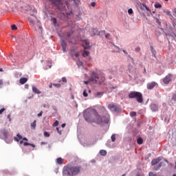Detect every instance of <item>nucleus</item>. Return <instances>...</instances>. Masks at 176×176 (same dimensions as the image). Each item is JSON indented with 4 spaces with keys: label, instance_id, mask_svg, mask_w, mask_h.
Listing matches in <instances>:
<instances>
[{
    "label": "nucleus",
    "instance_id": "17",
    "mask_svg": "<svg viewBox=\"0 0 176 176\" xmlns=\"http://www.w3.org/2000/svg\"><path fill=\"white\" fill-rule=\"evenodd\" d=\"M150 108L151 109V111H153V112H156L158 111V107H157V105H156L155 104H151L150 105Z\"/></svg>",
    "mask_w": 176,
    "mask_h": 176
},
{
    "label": "nucleus",
    "instance_id": "47",
    "mask_svg": "<svg viewBox=\"0 0 176 176\" xmlns=\"http://www.w3.org/2000/svg\"><path fill=\"white\" fill-rule=\"evenodd\" d=\"M104 94V93H102V92H97L96 93V96H102Z\"/></svg>",
    "mask_w": 176,
    "mask_h": 176
},
{
    "label": "nucleus",
    "instance_id": "37",
    "mask_svg": "<svg viewBox=\"0 0 176 176\" xmlns=\"http://www.w3.org/2000/svg\"><path fill=\"white\" fill-rule=\"evenodd\" d=\"M5 111H6V109L5 108H2L0 109V115H2V113H3V112H5Z\"/></svg>",
    "mask_w": 176,
    "mask_h": 176
},
{
    "label": "nucleus",
    "instance_id": "27",
    "mask_svg": "<svg viewBox=\"0 0 176 176\" xmlns=\"http://www.w3.org/2000/svg\"><path fill=\"white\" fill-rule=\"evenodd\" d=\"M153 19L155 20L157 24H158V25H162V22H160V20H159V19L153 16Z\"/></svg>",
    "mask_w": 176,
    "mask_h": 176
},
{
    "label": "nucleus",
    "instance_id": "25",
    "mask_svg": "<svg viewBox=\"0 0 176 176\" xmlns=\"http://www.w3.org/2000/svg\"><path fill=\"white\" fill-rule=\"evenodd\" d=\"M56 163L58 164H63V158H61V157L57 158Z\"/></svg>",
    "mask_w": 176,
    "mask_h": 176
},
{
    "label": "nucleus",
    "instance_id": "22",
    "mask_svg": "<svg viewBox=\"0 0 176 176\" xmlns=\"http://www.w3.org/2000/svg\"><path fill=\"white\" fill-rule=\"evenodd\" d=\"M89 55H90V52H89V51H86V50L83 51L82 52L83 57H89Z\"/></svg>",
    "mask_w": 176,
    "mask_h": 176
},
{
    "label": "nucleus",
    "instance_id": "60",
    "mask_svg": "<svg viewBox=\"0 0 176 176\" xmlns=\"http://www.w3.org/2000/svg\"><path fill=\"white\" fill-rule=\"evenodd\" d=\"M56 130H57L58 133H59V134H61V132L59 131L58 127L56 128Z\"/></svg>",
    "mask_w": 176,
    "mask_h": 176
},
{
    "label": "nucleus",
    "instance_id": "14",
    "mask_svg": "<svg viewBox=\"0 0 176 176\" xmlns=\"http://www.w3.org/2000/svg\"><path fill=\"white\" fill-rule=\"evenodd\" d=\"M0 135H1L2 138H3V140H8V131L3 130L1 132Z\"/></svg>",
    "mask_w": 176,
    "mask_h": 176
},
{
    "label": "nucleus",
    "instance_id": "8",
    "mask_svg": "<svg viewBox=\"0 0 176 176\" xmlns=\"http://www.w3.org/2000/svg\"><path fill=\"white\" fill-rule=\"evenodd\" d=\"M91 36H96V35H100V36H104V35H105V30L98 32V30L93 29L91 31Z\"/></svg>",
    "mask_w": 176,
    "mask_h": 176
},
{
    "label": "nucleus",
    "instance_id": "43",
    "mask_svg": "<svg viewBox=\"0 0 176 176\" xmlns=\"http://www.w3.org/2000/svg\"><path fill=\"white\" fill-rule=\"evenodd\" d=\"M77 65L78 67H80V65H82V61H80V60L77 61Z\"/></svg>",
    "mask_w": 176,
    "mask_h": 176
},
{
    "label": "nucleus",
    "instance_id": "13",
    "mask_svg": "<svg viewBox=\"0 0 176 176\" xmlns=\"http://www.w3.org/2000/svg\"><path fill=\"white\" fill-rule=\"evenodd\" d=\"M162 160V157H159L157 158L153 159L151 161V166H156Z\"/></svg>",
    "mask_w": 176,
    "mask_h": 176
},
{
    "label": "nucleus",
    "instance_id": "15",
    "mask_svg": "<svg viewBox=\"0 0 176 176\" xmlns=\"http://www.w3.org/2000/svg\"><path fill=\"white\" fill-rule=\"evenodd\" d=\"M28 21H30V23L31 24H32V25H34L35 24V20H36V16H28Z\"/></svg>",
    "mask_w": 176,
    "mask_h": 176
},
{
    "label": "nucleus",
    "instance_id": "26",
    "mask_svg": "<svg viewBox=\"0 0 176 176\" xmlns=\"http://www.w3.org/2000/svg\"><path fill=\"white\" fill-rule=\"evenodd\" d=\"M23 145L24 146H28V145H30V146H32V148H35V144L28 143V142H24Z\"/></svg>",
    "mask_w": 176,
    "mask_h": 176
},
{
    "label": "nucleus",
    "instance_id": "24",
    "mask_svg": "<svg viewBox=\"0 0 176 176\" xmlns=\"http://www.w3.org/2000/svg\"><path fill=\"white\" fill-rule=\"evenodd\" d=\"M137 142L138 144H139V145H142V142H144V140L142 138H138L137 140Z\"/></svg>",
    "mask_w": 176,
    "mask_h": 176
},
{
    "label": "nucleus",
    "instance_id": "44",
    "mask_svg": "<svg viewBox=\"0 0 176 176\" xmlns=\"http://www.w3.org/2000/svg\"><path fill=\"white\" fill-rule=\"evenodd\" d=\"M82 94H83L84 97H87L89 96L86 91H84Z\"/></svg>",
    "mask_w": 176,
    "mask_h": 176
},
{
    "label": "nucleus",
    "instance_id": "33",
    "mask_svg": "<svg viewBox=\"0 0 176 176\" xmlns=\"http://www.w3.org/2000/svg\"><path fill=\"white\" fill-rule=\"evenodd\" d=\"M62 49L64 52H67V45H63Z\"/></svg>",
    "mask_w": 176,
    "mask_h": 176
},
{
    "label": "nucleus",
    "instance_id": "23",
    "mask_svg": "<svg viewBox=\"0 0 176 176\" xmlns=\"http://www.w3.org/2000/svg\"><path fill=\"white\" fill-rule=\"evenodd\" d=\"M100 154L101 155V156H107V151L100 150Z\"/></svg>",
    "mask_w": 176,
    "mask_h": 176
},
{
    "label": "nucleus",
    "instance_id": "56",
    "mask_svg": "<svg viewBox=\"0 0 176 176\" xmlns=\"http://www.w3.org/2000/svg\"><path fill=\"white\" fill-rule=\"evenodd\" d=\"M72 34V32H69L68 33H67V35H68V36H71V34Z\"/></svg>",
    "mask_w": 176,
    "mask_h": 176
},
{
    "label": "nucleus",
    "instance_id": "36",
    "mask_svg": "<svg viewBox=\"0 0 176 176\" xmlns=\"http://www.w3.org/2000/svg\"><path fill=\"white\" fill-rule=\"evenodd\" d=\"M44 136L45 137H50V133L45 131V132H44Z\"/></svg>",
    "mask_w": 176,
    "mask_h": 176
},
{
    "label": "nucleus",
    "instance_id": "29",
    "mask_svg": "<svg viewBox=\"0 0 176 176\" xmlns=\"http://www.w3.org/2000/svg\"><path fill=\"white\" fill-rule=\"evenodd\" d=\"M130 116H131V118H134V116H137V112L135 111H131L130 113Z\"/></svg>",
    "mask_w": 176,
    "mask_h": 176
},
{
    "label": "nucleus",
    "instance_id": "10",
    "mask_svg": "<svg viewBox=\"0 0 176 176\" xmlns=\"http://www.w3.org/2000/svg\"><path fill=\"white\" fill-rule=\"evenodd\" d=\"M156 86H159V85H157V82H156L155 81L148 82L146 85V87H147L148 90H152V89H153V88L156 87Z\"/></svg>",
    "mask_w": 176,
    "mask_h": 176
},
{
    "label": "nucleus",
    "instance_id": "9",
    "mask_svg": "<svg viewBox=\"0 0 176 176\" xmlns=\"http://www.w3.org/2000/svg\"><path fill=\"white\" fill-rule=\"evenodd\" d=\"M108 108L109 110L111 111V112H119V111H120V109L119 108V107L112 103L108 105Z\"/></svg>",
    "mask_w": 176,
    "mask_h": 176
},
{
    "label": "nucleus",
    "instance_id": "50",
    "mask_svg": "<svg viewBox=\"0 0 176 176\" xmlns=\"http://www.w3.org/2000/svg\"><path fill=\"white\" fill-rule=\"evenodd\" d=\"M75 57H79V53L76 52L75 54H72Z\"/></svg>",
    "mask_w": 176,
    "mask_h": 176
},
{
    "label": "nucleus",
    "instance_id": "39",
    "mask_svg": "<svg viewBox=\"0 0 176 176\" xmlns=\"http://www.w3.org/2000/svg\"><path fill=\"white\" fill-rule=\"evenodd\" d=\"M129 14H133V9L130 8L128 10Z\"/></svg>",
    "mask_w": 176,
    "mask_h": 176
},
{
    "label": "nucleus",
    "instance_id": "38",
    "mask_svg": "<svg viewBox=\"0 0 176 176\" xmlns=\"http://www.w3.org/2000/svg\"><path fill=\"white\" fill-rule=\"evenodd\" d=\"M52 126H54V127H57V126H58V121L56 120V121L53 124Z\"/></svg>",
    "mask_w": 176,
    "mask_h": 176
},
{
    "label": "nucleus",
    "instance_id": "3",
    "mask_svg": "<svg viewBox=\"0 0 176 176\" xmlns=\"http://www.w3.org/2000/svg\"><path fill=\"white\" fill-rule=\"evenodd\" d=\"M89 81L96 83V85H101L105 82V76H100L95 72H92L89 78Z\"/></svg>",
    "mask_w": 176,
    "mask_h": 176
},
{
    "label": "nucleus",
    "instance_id": "46",
    "mask_svg": "<svg viewBox=\"0 0 176 176\" xmlns=\"http://www.w3.org/2000/svg\"><path fill=\"white\" fill-rule=\"evenodd\" d=\"M172 100H173V101H176V94H173V97H172Z\"/></svg>",
    "mask_w": 176,
    "mask_h": 176
},
{
    "label": "nucleus",
    "instance_id": "55",
    "mask_svg": "<svg viewBox=\"0 0 176 176\" xmlns=\"http://www.w3.org/2000/svg\"><path fill=\"white\" fill-rule=\"evenodd\" d=\"M65 126H66V124L64 123V124H63L61 125V127H63V129H64V127H65Z\"/></svg>",
    "mask_w": 176,
    "mask_h": 176
},
{
    "label": "nucleus",
    "instance_id": "53",
    "mask_svg": "<svg viewBox=\"0 0 176 176\" xmlns=\"http://www.w3.org/2000/svg\"><path fill=\"white\" fill-rule=\"evenodd\" d=\"M3 85V82L2 81V80H0V87L2 86Z\"/></svg>",
    "mask_w": 176,
    "mask_h": 176
},
{
    "label": "nucleus",
    "instance_id": "18",
    "mask_svg": "<svg viewBox=\"0 0 176 176\" xmlns=\"http://www.w3.org/2000/svg\"><path fill=\"white\" fill-rule=\"evenodd\" d=\"M32 91L33 93H34L35 94H41V93H42L41 91H39L38 89V88H36V87L35 86H32Z\"/></svg>",
    "mask_w": 176,
    "mask_h": 176
},
{
    "label": "nucleus",
    "instance_id": "45",
    "mask_svg": "<svg viewBox=\"0 0 176 176\" xmlns=\"http://www.w3.org/2000/svg\"><path fill=\"white\" fill-rule=\"evenodd\" d=\"M82 47H84L85 50H86V49H90V45H82Z\"/></svg>",
    "mask_w": 176,
    "mask_h": 176
},
{
    "label": "nucleus",
    "instance_id": "41",
    "mask_svg": "<svg viewBox=\"0 0 176 176\" xmlns=\"http://www.w3.org/2000/svg\"><path fill=\"white\" fill-rule=\"evenodd\" d=\"M62 82H63L64 83H67V78L65 77H63Z\"/></svg>",
    "mask_w": 176,
    "mask_h": 176
},
{
    "label": "nucleus",
    "instance_id": "54",
    "mask_svg": "<svg viewBox=\"0 0 176 176\" xmlns=\"http://www.w3.org/2000/svg\"><path fill=\"white\" fill-rule=\"evenodd\" d=\"M8 119H9V121L10 122L12 120V118H10V115L8 116Z\"/></svg>",
    "mask_w": 176,
    "mask_h": 176
},
{
    "label": "nucleus",
    "instance_id": "30",
    "mask_svg": "<svg viewBox=\"0 0 176 176\" xmlns=\"http://www.w3.org/2000/svg\"><path fill=\"white\" fill-rule=\"evenodd\" d=\"M164 13H165V14H166L167 16H171V12L169 10H164Z\"/></svg>",
    "mask_w": 176,
    "mask_h": 176
},
{
    "label": "nucleus",
    "instance_id": "21",
    "mask_svg": "<svg viewBox=\"0 0 176 176\" xmlns=\"http://www.w3.org/2000/svg\"><path fill=\"white\" fill-rule=\"evenodd\" d=\"M30 126H31V129H32L33 130H35L36 127V120H34L33 122H32Z\"/></svg>",
    "mask_w": 176,
    "mask_h": 176
},
{
    "label": "nucleus",
    "instance_id": "16",
    "mask_svg": "<svg viewBox=\"0 0 176 176\" xmlns=\"http://www.w3.org/2000/svg\"><path fill=\"white\" fill-rule=\"evenodd\" d=\"M163 166H166V164L164 162H161L157 166H154V170L155 171H157L160 168V167H163Z\"/></svg>",
    "mask_w": 176,
    "mask_h": 176
},
{
    "label": "nucleus",
    "instance_id": "11",
    "mask_svg": "<svg viewBox=\"0 0 176 176\" xmlns=\"http://www.w3.org/2000/svg\"><path fill=\"white\" fill-rule=\"evenodd\" d=\"M173 75L171 74H168L163 80V82L165 85H167L171 82V78Z\"/></svg>",
    "mask_w": 176,
    "mask_h": 176
},
{
    "label": "nucleus",
    "instance_id": "64",
    "mask_svg": "<svg viewBox=\"0 0 176 176\" xmlns=\"http://www.w3.org/2000/svg\"><path fill=\"white\" fill-rule=\"evenodd\" d=\"M25 89H28V85H25Z\"/></svg>",
    "mask_w": 176,
    "mask_h": 176
},
{
    "label": "nucleus",
    "instance_id": "19",
    "mask_svg": "<svg viewBox=\"0 0 176 176\" xmlns=\"http://www.w3.org/2000/svg\"><path fill=\"white\" fill-rule=\"evenodd\" d=\"M28 80V79H27V78H21L19 80V82L21 83V85H24L25 83H27Z\"/></svg>",
    "mask_w": 176,
    "mask_h": 176
},
{
    "label": "nucleus",
    "instance_id": "20",
    "mask_svg": "<svg viewBox=\"0 0 176 176\" xmlns=\"http://www.w3.org/2000/svg\"><path fill=\"white\" fill-rule=\"evenodd\" d=\"M23 136L20 135V134H17L16 138H14V141H16V142H19V141H20V140H21Z\"/></svg>",
    "mask_w": 176,
    "mask_h": 176
},
{
    "label": "nucleus",
    "instance_id": "35",
    "mask_svg": "<svg viewBox=\"0 0 176 176\" xmlns=\"http://www.w3.org/2000/svg\"><path fill=\"white\" fill-rule=\"evenodd\" d=\"M105 38H107V39H111V34L109 33L105 34Z\"/></svg>",
    "mask_w": 176,
    "mask_h": 176
},
{
    "label": "nucleus",
    "instance_id": "6",
    "mask_svg": "<svg viewBox=\"0 0 176 176\" xmlns=\"http://www.w3.org/2000/svg\"><path fill=\"white\" fill-rule=\"evenodd\" d=\"M23 10L26 12L27 14H28L29 16H36V10H32L30 6H24Z\"/></svg>",
    "mask_w": 176,
    "mask_h": 176
},
{
    "label": "nucleus",
    "instance_id": "2",
    "mask_svg": "<svg viewBox=\"0 0 176 176\" xmlns=\"http://www.w3.org/2000/svg\"><path fill=\"white\" fill-rule=\"evenodd\" d=\"M80 171H82V166L68 165L63 168V175L75 176L78 175Z\"/></svg>",
    "mask_w": 176,
    "mask_h": 176
},
{
    "label": "nucleus",
    "instance_id": "42",
    "mask_svg": "<svg viewBox=\"0 0 176 176\" xmlns=\"http://www.w3.org/2000/svg\"><path fill=\"white\" fill-rule=\"evenodd\" d=\"M54 86H55V87H61V84H54Z\"/></svg>",
    "mask_w": 176,
    "mask_h": 176
},
{
    "label": "nucleus",
    "instance_id": "34",
    "mask_svg": "<svg viewBox=\"0 0 176 176\" xmlns=\"http://www.w3.org/2000/svg\"><path fill=\"white\" fill-rule=\"evenodd\" d=\"M11 29L12 30V31H14V30H17V26H16V25H12L11 26Z\"/></svg>",
    "mask_w": 176,
    "mask_h": 176
},
{
    "label": "nucleus",
    "instance_id": "1",
    "mask_svg": "<svg viewBox=\"0 0 176 176\" xmlns=\"http://www.w3.org/2000/svg\"><path fill=\"white\" fill-rule=\"evenodd\" d=\"M84 118L88 123H97L98 124L105 123L104 122V120H105V117H103L102 118L97 111L94 112V116L91 114H84Z\"/></svg>",
    "mask_w": 176,
    "mask_h": 176
},
{
    "label": "nucleus",
    "instance_id": "32",
    "mask_svg": "<svg viewBox=\"0 0 176 176\" xmlns=\"http://www.w3.org/2000/svg\"><path fill=\"white\" fill-rule=\"evenodd\" d=\"M116 140V136H115V135H111V142H115Z\"/></svg>",
    "mask_w": 176,
    "mask_h": 176
},
{
    "label": "nucleus",
    "instance_id": "12",
    "mask_svg": "<svg viewBox=\"0 0 176 176\" xmlns=\"http://www.w3.org/2000/svg\"><path fill=\"white\" fill-rule=\"evenodd\" d=\"M139 7L140 8L141 10H146L147 12H149L151 13V9L146 6V5L143 3H140Z\"/></svg>",
    "mask_w": 176,
    "mask_h": 176
},
{
    "label": "nucleus",
    "instance_id": "40",
    "mask_svg": "<svg viewBox=\"0 0 176 176\" xmlns=\"http://www.w3.org/2000/svg\"><path fill=\"white\" fill-rule=\"evenodd\" d=\"M84 43H85V45H90V41L89 40H85Z\"/></svg>",
    "mask_w": 176,
    "mask_h": 176
},
{
    "label": "nucleus",
    "instance_id": "62",
    "mask_svg": "<svg viewBox=\"0 0 176 176\" xmlns=\"http://www.w3.org/2000/svg\"><path fill=\"white\" fill-rule=\"evenodd\" d=\"M54 24H56V23H57V20L56 19H54Z\"/></svg>",
    "mask_w": 176,
    "mask_h": 176
},
{
    "label": "nucleus",
    "instance_id": "58",
    "mask_svg": "<svg viewBox=\"0 0 176 176\" xmlns=\"http://www.w3.org/2000/svg\"><path fill=\"white\" fill-rule=\"evenodd\" d=\"M49 87L50 88V89H52V87H53V84H50V85H49Z\"/></svg>",
    "mask_w": 176,
    "mask_h": 176
},
{
    "label": "nucleus",
    "instance_id": "57",
    "mask_svg": "<svg viewBox=\"0 0 176 176\" xmlns=\"http://www.w3.org/2000/svg\"><path fill=\"white\" fill-rule=\"evenodd\" d=\"M41 145H46V144H47V143H46V142H41Z\"/></svg>",
    "mask_w": 176,
    "mask_h": 176
},
{
    "label": "nucleus",
    "instance_id": "48",
    "mask_svg": "<svg viewBox=\"0 0 176 176\" xmlns=\"http://www.w3.org/2000/svg\"><path fill=\"white\" fill-rule=\"evenodd\" d=\"M43 113V111H41L39 113L37 114V116H38V118H41V116H42Z\"/></svg>",
    "mask_w": 176,
    "mask_h": 176
},
{
    "label": "nucleus",
    "instance_id": "59",
    "mask_svg": "<svg viewBox=\"0 0 176 176\" xmlns=\"http://www.w3.org/2000/svg\"><path fill=\"white\" fill-rule=\"evenodd\" d=\"M23 141H28V139H27V138H23Z\"/></svg>",
    "mask_w": 176,
    "mask_h": 176
},
{
    "label": "nucleus",
    "instance_id": "7",
    "mask_svg": "<svg viewBox=\"0 0 176 176\" xmlns=\"http://www.w3.org/2000/svg\"><path fill=\"white\" fill-rule=\"evenodd\" d=\"M100 111L101 112H103L105 116V120H104V122L108 123L109 122V114H108V111H107V109L104 106L100 107Z\"/></svg>",
    "mask_w": 176,
    "mask_h": 176
},
{
    "label": "nucleus",
    "instance_id": "52",
    "mask_svg": "<svg viewBox=\"0 0 176 176\" xmlns=\"http://www.w3.org/2000/svg\"><path fill=\"white\" fill-rule=\"evenodd\" d=\"M140 50H141V48H140V47L135 48V52H140Z\"/></svg>",
    "mask_w": 176,
    "mask_h": 176
},
{
    "label": "nucleus",
    "instance_id": "28",
    "mask_svg": "<svg viewBox=\"0 0 176 176\" xmlns=\"http://www.w3.org/2000/svg\"><path fill=\"white\" fill-rule=\"evenodd\" d=\"M155 8H156V9H159V8H162V4H160V3H155Z\"/></svg>",
    "mask_w": 176,
    "mask_h": 176
},
{
    "label": "nucleus",
    "instance_id": "63",
    "mask_svg": "<svg viewBox=\"0 0 176 176\" xmlns=\"http://www.w3.org/2000/svg\"><path fill=\"white\" fill-rule=\"evenodd\" d=\"M131 68H133V66H129V71H131Z\"/></svg>",
    "mask_w": 176,
    "mask_h": 176
},
{
    "label": "nucleus",
    "instance_id": "31",
    "mask_svg": "<svg viewBox=\"0 0 176 176\" xmlns=\"http://www.w3.org/2000/svg\"><path fill=\"white\" fill-rule=\"evenodd\" d=\"M151 53L153 54L155 57V54H156V51H155V49H153V47L152 46H151Z\"/></svg>",
    "mask_w": 176,
    "mask_h": 176
},
{
    "label": "nucleus",
    "instance_id": "49",
    "mask_svg": "<svg viewBox=\"0 0 176 176\" xmlns=\"http://www.w3.org/2000/svg\"><path fill=\"white\" fill-rule=\"evenodd\" d=\"M148 175H149V176H156V175H155V173H153V172H150V173H148Z\"/></svg>",
    "mask_w": 176,
    "mask_h": 176
},
{
    "label": "nucleus",
    "instance_id": "5",
    "mask_svg": "<svg viewBox=\"0 0 176 176\" xmlns=\"http://www.w3.org/2000/svg\"><path fill=\"white\" fill-rule=\"evenodd\" d=\"M129 97L130 98H135L136 101L140 104L144 102V98L142 97V94L141 92L138 91H131L129 94Z\"/></svg>",
    "mask_w": 176,
    "mask_h": 176
},
{
    "label": "nucleus",
    "instance_id": "51",
    "mask_svg": "<svg viewBox=\"0 0 176 176\" xmlns=\"http://www.w3.org/2000/svg\"><path fill=\"white\" fill-rule=\"evenodd\" d=\"M91 6H92L93 8H94V6H96V2H92L91 3Z\"/></svg>",
    "mask_w": 176,
    "mask_h": 176
},
{
    "label": "nucleus",
    "instance_id": "4",
    "mask_svg": "<svg viewBox=\"0 0 176 176\" xmlns=\"http://www.w3.org/2000/svg\"><path fill=\"white\" fill-rule=\"evenodd\" d=\"M49 1L58 10H63L64 8H65V5L68 6L67 0H49Z\"/></svg>",
    "mask_w": 176,
    "mask_h": 176
},
{
    "label": "nucleus",
    "instance_id": "61",
    "mask_svg": "<svg viewBox=\"0 0 176 176\" xmlns=\"http://www.w3.org/2000/svg\"><path fill=\"white\" fill-rule=\"evenodd\" d=\"M84 83H85V85H89V81H84Z\"/></svg>",
    "mask_w": 176,
    "mask_h": 176
}]
</instances>
